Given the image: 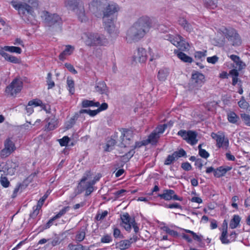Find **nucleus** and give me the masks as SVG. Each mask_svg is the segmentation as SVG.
<instances>
[{"mask_svg": "<svg viewBox=\"0 0 250 250\" xmlns=\"http://www.w3.org/2000/svg\"><path fill=\"white\" fill-rule=\"evenodd\" d=\"M153 19L147 16L139 17L127 31V42L131 43L140 40L149 32L153 27Z\"/></svg>", "mask_w": 250, "mask_h": 250, "instance_id": "1", "label": "nucleus"}, {"mask_svg": "<svg viewBox=\"0 0 250 250\" xmlns=\"http://www.w3.org/2000/svg\"><path fill=\"white\" fill-rule=\"evenodd\" d=\"M65 5L73 11L80 21L85 22L88 20L83 0H65Z\"/></svg>", "mask_w": 250, "mask_h": 250, "instance_id": "2", "label": "nucleus"}, {"mask_svg": "<svg viewBox=\"0 0 250 250\" xmlns=\"http://www.w3.org/2000/svg\"><path fill=\"white\" fill-rule=\"evenodd\" d=\"M82 40L88 46L104 45L107 43V40L98 34L84 33L82 36Z\"/></svg>", "mask_w": 250, "mask_h": 250, "instance_id": "3", "label": "nucleus"}, {"mask_svg": "<svg viewBox=\"0 0 250 250\" xmlns=\"http://www.w3.org/2000/svg\"><path fill=\"white\" fill-rule=\"evenodd\" d=\"M41 17L46 24L50 27L60 26L62 23L61 18L56 14H50L44 11L42 12Z\"/></svg>", "mask_w": 250, "mask_h": 250, "instance_id": "4", "label": "nucleus"}, {"mask_svg": "<svg viewBox=\"0 0 250 250\" xmlns=\"http://www.w3.org/2000/svg\"><path fill=\"white\" fill-rule=\"evenodd\" d=\"M11 4L16 10H18L19 15L22 18L30 15L34 17L33 8L28 4L16 1H11Z\"/></svg>", "mask_w": 250, "mask_h": 250, "instance_id": "5", "label": "nucleus"}, {"mask_svg": "<svg viewBox=\"0 0 250 250\" xmlns=\"http://www.w3.org/2000/svg\"><path fill=\"white\" fill-rule=\"evenodd\" d=\"M23 87V83L20 78H16L6 87L5 92L10 96L15 97L19 93Z\"/></svg>", "mask_w": 250, "mask_h": 250, "instance_id": "6", "label": "nucleus"}, {"mask_svg": "<svg viewBox=\"0 0 250 250\" xmlns=\"http://www.w3.org/2000/svg\"><path fill=\"white\" fill-rule=\"evenodd\" d=\"M103 25L105 30L109 33L112 38H116L119 34V30L114 23L112 18L103 17Z\"/></svg>", "mask_w": 250, "mask_h": 250, "instance_id": "7", "label": "nucleus"}, {"mask_svg": "<svg viewBox=\"0 0 250 250\" xmlns=\"http://www.w3.org/2000/svg\"><path fill=\"white\" fill-rule=\"evenodd\" d=\"M211 137L216 142V146L219 148H222L227 150L229 146V141L227 138L225 137V134L222 132H218L215 133L212 132Z\"/></svg>", "mask_w": 250, "mask_h": 250, "instance_id": "8", "label": "nucleus"}, {"mask_svg": "<svg viewBox=\"0 0 250 250\" xmlns=\"http://www.w3.org/2000/svg\"><path fill=\"white\" fill-rule=\"evenodd\" d=\"M177 134L191 145H194L198 142V140L197 139V134L195 131L180 130Z\"/></svg>", "mask_w": 250, "mask_h": 250, "instance_id": "9", "label": "nucleus"}, {"mask_svg": "<svg viewBox=\"0 0 250 250\" xmlns=\"http://www.w3.org/2000/svg\"><path fill=\"white\" fill-rule=\"evenodd\" d=\"M105 0H92L88 4L89 11L96 16L98 17L105 6Z\"/></svg>", "mask_w": 250, "mask_h": 250, "instance_id": "10", "label": "nucleus"}, {"mask_svg": "<svg viewBox=\"0 0 250 250\" xmlns=\"http://www.w3.org/2000/svg\"><path fill=\"white\" fill-rule=\"evenodd\" d=\"M224 33L230 44L239 45L241 43L240 37L234 29H225Z\"/></svg>", "mask_w": 250, "mask_h": 250, "instance_id": "11", "label": "nucleus"}, {"mask_svg": "<svg viewBox=\"0 0 250 250\" xmlns=\"http://www.w3.org/2000/svg\"><path fill=\"white\" fill-rule=\"evenodd\" d=\"M205 81V76L199 72L195 71L192 74L191 83L193 87L198 89L204 84Z\"/></svg>", "mask_w": 250, "mask_h": 250, "instance_id": "12", "label": "nucleus"}, {"mask_svg": "<svg viewBox=\"0 0 250 250\" xmlns=\"http://www.w3.org/2000/svg\"><path fill=\"white\" fill-rule=\"evenodd\" d=\"M133 136L132 132L129 130L123 129L121 136V147H127L131 144V138Z\"/></svg>", "mask_w": 250, "mask_h": 250, "instance_id": "13", "label": "nucleus"}, {"mask_svg": "<svg viewBox=\"0 0 250 250\" xmlns=\"http://www.w3.org/2000/svg\"><path fill=\"white\" fill-rule=\"evenodd\" d=\"M15 149L16 146L14 143L10 138H8L4 142V147L0 151V156L3 158L6 157Z\"/></svg>", "mask_w": 250, "mask_h": 250, "instance_id": "14", "label": "nucleus"}, {"mask_svg": "<svg viewBox=\"0 0 250 250\" xmlns=\"http://www.w3.org/2000/svg\"><path fill=\"white\" fill-rule=\"evenodd\" d=\"M103 17H107L108 18H112L111 15L120 10V7L115 3H111L106 4L103 9Z\"/></svg>", "mask_w": 250, "mask_h": 250, "instance_id": "15", "label": "nucleus"}, {"mask_svg": "<svg viewBox=\"0 0 250 250\" xmlns=\"http://www.w3.org/2000/svg\"><path fill=\"white\" fill-rule=\"evenodd\" d=\"M158 196L161 199L166 201L171 200L182 201L183 198L178 196L175 193V191L172 189H165L162 194H159Z\"/></svg>", "mask_w": 250, "mask_h": 250, "instance_id": "16", "label": "nucleus"}, {"mask_svg": "<svg viewBox=\"0 0 250 250\" xmlns=\"http://www.w3.org/2000/svg\"><path fill=\"white\" fill-rule=\"evenodd\" d=\"M133 58L136 62H145L147 59L146 51L143 48L139 47L134 52Z\"/></svg>", "mask_w": 250, "mask_h": 250, "instance_id": "17", "label": "nucleus"}, {"mask_svg": "<svg viewBox=\"0 0 250 250\" xmlns=\"http://www.w3.org/2000/svg\"><path fill=\"white\" fill-rule=\"evenodd\" d=\"M122 220V226L126 230L129 231L131 229L132 225L134 223V219L131 218L129 214L127 213H125L121 216Z\"/></svg>", "mask_w": 250, "mask_h": 250, "instance_id": "18", "label": "nucleus"}, {"mask_svg": "<svg viewBox=\"0 0 250 250\" xmlns=\"http://www.w3.org/2000/svg\"><path fill=\"white\" fill-rule=\"evenodd\" d=\"M38 106H40L43 109L45 108V105L42 104V101L40 100L35 99L30 101L26 107V113L28 115H30L34 112L33 106L36 107Z\"/></svg>", "mask_w": 250, "mask_h": 250, "instance_id": "19", "label": "nucleus"}, {"mask_svg": "<svg viewBox=\"0 0 250 250\" xmlns=\"http://www.w3.org/2000/svg\"><path fill=\"white\" fill-rule=\"evenodd\" d=\"M230 59L235 63L236 67L238 70H241L246 67L245 63L241 60L239 57L235 55H231L229 56Z\"/></svg>", "mask_w": 250, "mask_h": 250, "instance_id": "20", "label": "nucleus"}, {"mask_svg": "<svg viewBox=\"0 0 250 250\" xmlns=\"http://www.w3.org/2000/svg\"><path fill=\"white\" fill-rule=\"evenodd\" d=\"M95 91L101 94L107 95L108 90L105 83L104 82H100L96 83Z\"/></svg>", "mask_w": 250, "mask_h": 250, "instance_id": "21", "label": "nucleus"}, {"mask_svg": "<svg viewBox=\"0 0 250 250\" xmlns=\"http://www.w3.org/2000/svg\"><path fill=\"white\" fill-rule=\"evenodd\" d=\"M74 50V47L67 45L65 46L64 50L59 55V59L61 61H64L67 56H69L72 54Z\"/></svg>", "mask_w": 250, "mask_h": 250, "instance_id": "22", "label": "nucleus"}, {"mask_svg": "<svg viewBox=\"0 0 250 250\" xmlns=\"http://www.w3.org/2000/svg\"><path fill=\"white\" fill-rule=\"evenodd\" d=\"M226 227L222 230L221 235L220 237V240L223 244H228L230 243L229 238L228 236L227 223L226 222Z\"/></svg>", "mask_w": 250, "mask_h": 250, "instance_id": "23", "label": "nucleus"}, {"mask_svg": "<svg viewBox=\"0 0 250 250\" xmlns=\"http://www.w3.org/2000/svg\"><path fill=\"white\" fill-rule=\"evenodd\" d=\"M47 125L46 127L48 130H51L54 129L57 125V120L55 116L51 115L46 120Z\"/></svg>", "mask_w": 250, "mask_h": 250, "instance_id": "24", "label": "nucleus"}, {"mask_svg": "<svg viewBox=\"0 0 250 250\" xmlns=\"http://www.w3.org/2000/svg\"><path fill=\"white\" fill-rule=\"evenodd\" d=\"M159 137V136L155 133V132L153 131L149 135L148 139L146 141H144L143 144L144 145H147L148 143H150L152 145L155 144Z\"/></svg>", "mask_w": 250, "mask_h": 250, "instance_id": "25", "label": "nucleus"}, {"mask_svg": "<svg viewBox=\"0 0 250 250\" xmlns=\"http://www.w3.org/2000/svg\"><path fill=\"white\" fill-rule=\"evenodd\" d=\"M231 169L230 167H220L214 170V176L216 177H220L224 176L227 171Z\"/></svg>", "mask_w": 250, "mask_h": 250, "instance_id": "26", "label": "nucleus"}, {"mask_svg": "<svg viewBox=\"0 0 250 250\" xmlns=\"http://www.w3.org/2000/svg\"><path fill=\"white\" fill-rule=\"evenodd\" d=\"M181 37L179 35H167V40L169 41L171 43L177 47V46H179V42H180Z\"/></svg>", "mask_w": 250, "mask_h": 250, "instance_id": "27", "label": "nucleus"}, {"mask_svg": "<svg viewBox=\"0 0 250 250\" xmlns=\"http://www.w3.org/2000/svg\"><path fill=\"white\" fill-rule=\"evenodd\" d=\"M241 218L238 215H234L229 223V228L231 229L236 228L239 225Z\"/></svg>", "mask_w": 250, "mask_h": 250, "instance_id": "28", "label": "nucleus"}, {"mask_svg": "<svg viewBox=\"0 0 250 250\" xmlns=\"http://www.w3.org/2000/svg\"><path fill=\"white\" fill-rule=\"evenodd\" d=\"M227 118L229 122L232 124H236L239 120V117L234 112H229L228 113Z\"/></svg>", "mask_w": 250, "mask_h": 250, "instance_id": "29", "label": "nucleus"}, {"mask_svg": "<svg viewBox=\"0 0 250 250\" xmlns=\"http://www.w3.org/2000/svg\"><path fill=\"white\" fill-rule=\"evenodd\" d=\"M3 49L5 51H8L11 53H15L20 54L21 53V49L19 47L14 46H4L3 47Z\"/></svg>", "mask_w": 250, "mask_h": 250, "instance_id": "30", "label": "nucleus"}, {"mask_svg": "<svg viewBox=\"0 0 250 250\" xmlns=\"http://www.w3.org/2000/svg\"><path fill=\"white\" fill-rule=\"evenodd\" d=\"M169 72L167 69H163L159 71L158 74V79L160 81H165L168 75Z\"/></svg>", "mask_w": 250, "mask_h": 250, "instance_id": "31", "label": "nucleus"}, {"mask_svg": "<svg viewBox=\"0 0 250 250\" xmlns=\"http://www.w3.org/2000/svg\"><path fill=\"white\" fill-rule=\"evenodd\" d=\"M177 55L179 59L185 62L191 63L192 62V58L182 52H177Z\"/></svg>", "mask_w": 250, "mask_h": 250, "instance_id": "32", "label": "nucleus"}, {"mask_svg": "<svg viewBox=\"0 0 250 250\" xmlns=\"http://www.w3.org/2000/svg\"><path fill=\"white\" fill-rule=\"evenodd\" d=\"M130 246V243L129 240H125L121 241L116 244V247L121 250H124L128 249Z\"/></svg>", "mask_w": 250, "mask_h": 250, "instance_id": "33", "label": "nucleus"}, {"mask_svg": "<svg viewBox=\"0 0 250 250\" xmlns=\"http://www.w3.org/2000/svg\"><path fill=\"white\" fill-rule=\"evenodd\" d=\"M95 184V181H88L86 183L85 189V195L86 196L89 195L94 190V188L93 186Z\"/></svg>", "mask_w": 250, "mask_h": 250, "instance_id": "34", "label": "nucleus"}, {"mask_svg": "<svg viewBox=\"0 0 250 250\" xmlns=\"http://www.w3.org/2000/svg\"><path fill=\"white\" fill-rule=\"evenodd\" d=\"M82 104L83 107H87L89 106L98 107L100 105L99 102H94L92 101H89L87 100H83L82 102Z\"/></svg>", "mask_w": 250, "mask_h": 250, "instance_id": "35", "label": "nucleus"}, {"mask_svg": "<svg viewBox=\"0 0 250 250\" xmlns=\"http://www.w3.org/2000/svg\"><path fill=\"white\" fill-rule=\"evenodd\" d=\"M206 6L210 9H214L217 6V0H204Z\"/></svg>", "mask_w": 250, "mask_h": 250, "instance_id": "36", "label": "nucleus"}, {"mask_svg": "<svg viewBox=\"0 0 250 250\" xmlns=\"http://www.w3.org/2000/svg\"><path fill=\"white\" fill-rule=\"evenodd\" d=\"M4 58L6 61L13 63H19L20 62V60L18 58L8 53H6Z\"/></svg>", "mask_w": 250, "mask_h": 250, "instance_id": "37", "label": "nucleus"}, {"mask_svg": "<svg viewBox=\"0 0 250 250\" xmlns=\"http://www.w3.org/2000/svg\"><path fill=\"white\" fill-rule=\"evenodd\" d=\"M68 248L70 250H90L89 248L83 246L81 244L72 245L69 244Z\"/></svg>", "mask_w": 250, "mask_h": 250, "instance_id": "38", "label": "nucleus"}, {"mask_svg": "<svg viewBox=\"0 0 250 250\" xmlns=\"http://www.w3.org/2000/svg\"><path fill=\"white\" fill-rule=\"evenodd\" d=\"M177 160L175 154L173 153L172 154L167 156L165 161L164 164L165 165H169L174 163Z\"/></svg>", "mask_w": 250, "mask_h": 250, "instance_id": "39", "label": "nucleus"}, {"mask_svg": "<svg viewBox=\"0 0 250 250\" xmlns=\"http://www.w3.org/2000/svg\"><path fill=\"white\" fill-rule=\"evenodd\" d=\"M67 88L69 90V92L73 94L74 93L75 91V88H74V81L69 77L67 78Z\"/></svg>", "mask_w": 250, "mask_h": 250, "instance_id": "40", "label": "nucleus"}, {"mask_svg": "<svg viewBox=\"0 0 250 250\" xmlns=\"http://www.w3.org/2000/svg\"><path fill=\"white\" fill-rule=\"evenodd\" d=\"M179 49L182 51L188 50L189 48V44L185 42L182 37H181L180 42H179V46H177Z\"/></svg>", "mask_w": 250, "mask_h": 250, "instance_id": "41", "label": "nucleus"}, {"mask_svg": "<svg viewBox=\"0 0 250 250\" xmlns=\"http://www.w3.org/2000/svg\"><path fill=\"white\" fill-rule=\"evenodd\" d=\"M115 144V140L113 139H110L107 142V143L104 147V150L105 151H111L113 149V147Z\"/></svg>", "mask_w": 250, "mask_h": 250, "instance_id": "42", "label": "nucleus"}, {"mask_svg": "<svg viewBox=\"0 0 250 250\" xmlns=\"http://www.w3.org/2000/svg\"><path fill=\"white\" fill-rule=\"evenodd\" d=\"M241 118L244 123L247 125L250 126V115L246 113L241 114Z\"/></svg>", "mask_w": 250, "mask_h": 250, "instance_id": "43", "label": "nucleus"}, {"mask_svg": "<svg viewBox=\"0 0 250 250\" xmlns=\"http://www.w3.org/2000/svg\"><path fill=\"white\" fill-rule=\"evenodd\" d=\"M167 126V125L166 124L160 125L154 130V132L160 136V134L164 132Z\"/></svg>", "mask_w": 250, "mask_h": 250, "instance_id": "44", "label": "nucleus"}, {"mask_svg": "<svg viewBox=\"0 0 250 250\" xmlns=\"http://www.w3.org/2000/svg\"><path fill=\"white\" fill-rule=\"evenodd\" d=\"M207 51H197L195 53L194 57L197 60H202L205 58V57L207 55Z\"/></svg>", "mask_w": 250, "mask_h": 250, "instance_id": "45", "label": "nucleus"}, {"mask_svg": "<svg viewBox=\"0 0 250 250\" xmlns=\"http://www.w3.org/2000/svg\"><path fill=\"white\" fill-rule=\"evenodd\" d=\"M69 209H70V207L68 206L63 208L55 216H54V218H56L57 219L61 218L66 212L69 211Z\"/></svg>", "mask_w": 250, "mask_h": 250, "instance_id": "46", "label": "nucleus"}, {"mask_svg": "<svg viewBox=\"0 0 250 250\" xmlns=\"http://www.w3.org/2000/svg\"><path fill=\"white\" fill-rule=\"evenodd\" d=\"M202 145H199L198 146L199 148V154L201 157L204 158H207L209 156V153L204 149L201 148Z\"/></svg>", "mask_w": 250, "mask_h": 250, "instance_id": "47", "label": "nucleus"}, {"mask_svg": "<svg viewBox=\"0 0 250 250\" xmlns=\"http://www.w3.org/2000/svg\"><path fill=\"white\" fill-rule=\"evenodd\" d=\"M47 83L48 84V88L50 89L52 88L55 85L54 82L52 80V74L51 73H48L47 76Z\"/></svg>", "mask_w": 250, "mask_h": 250, "instance_id": "48", "label": "nucleus"}, {"mask_svg": "<svg viewBox=\"0 0 250 250\" xmlns=\"http://www.w3.org/2000/svg\"><path fill=\"white\" fill-rule=\"evenodd\" d=\"M238 105L239 107L243 109H247L249 107V104L248 102L246 101V100L244 99L243 97L240 100V101L238 102Z\"/></svg>", "mask_w": 250, "mask_h": 250, "instance_id": "49", "label": "nucleus"}, {"mask_svg": "<svg viewBox=\"0 0 250 250\" xmlns=\"http://www.w3.org/2000/svg\"><path fill=\"white\" fill-rule=\"evenodd\" d=\"M70 139L67 136H64L62 138L59 140L60 145L62 146H66L69 142Z\"/></svg>", "mask_w": 250, "mask_h": 250, "instance_id": "50", "label": "nucleus"}, {"mask_svg": "<svg viewBox=\"0 0 250 250\" xmlns=\"http://www.w3.org/2000/svg\"><path fill=\"white\" fill-rule=\"evenodd\" d=\"M107 214L108 211L107 210H104L102 212H98L96 215V218L97 220H102L107 216Z\"/></svg>", "mask_w": 250, "mask_h": 250, "instance_id": "51", "label": "nucleus"}, {"mask_svg": "<svg viewBox=\"0 0 250 250\" xmlns=\"http://www.w3.org/2000/svg\"><path fill=\"white\" fill-rule=\"evenodd\" d=\"M85 232L83 231L78 232L76 236V240L79 242L83 241L85 237Z\"/></svg>", "mask_w": 250, "mask_h": 250, "instance_id": "52", "label": "nucleus"}, {"mask_svg": "<svg viewBox=\"0 0 250 250\" xmlns=\"http://www.w3.org/2000/svg\"><path fill=\"white\" fill-rule=\"evenodd\" d=\"M91 173L90 171H86L83 175V178L81 180V184L86 180L89 179L91 177Z\"/></svg>", "mask_w": 250, "mask_h": 250, "instance_id": "53", "label": "nucleus"}, {"mask_svg": "<svg viewBox=\"0 0 250 250\" xmlns=\"http://www.w3.org/2000/svg\"><path fill=\"white\" fill-rule=\"evenodd\" d=\"M40 209H41L40 208H38L36 206L33 207V211L32 212H31L30 214V216L33 218L36 217L38 215V214L39 213Z\"/></svg>", "mask_w": 250, "mask_h": 250, "instance_id": "54", "label": "nucleus"}, {"mask_svg": "<svg viewBox=\"0 0 250 250\" xmlns=\"http://www.w3.org/2000/svg\"><path fill=\"white\" fill-rule=\"evenodd\" d=\"M173 153L175 154L177 159L180 157L185 156L186 155V151L183 149H181L179 151H175Z\"/></svg>", "mask_w": 250, "mask_h": 250, "instance_id": "55", "label": "nucleus"}, {"mask_svg": "<svg viewBox=\"0 0 250 250\" xmlns=\"http://www.w3.org/2000/svg\"><path fill=\"white\" fill-rule=\"evenodd\" d=\"M64 65L67 68V69L70 72L72 73L73 74H75L77 73V70L74 68L73 66L72 65H71L70 63H65Z\"/></svg>", "mask_w": 250, "mask_h": 250, "instance_id": "56", "label": "nucleus"}, {"mask_svg": "<svg viewBox=\"0 0 250 250\" xmlns=\"http://www.w3.org/2000/svg\"><path fill=\"white\" fill-rule=\"evenodd\" d=\"M0 184L4 188H7L9 185V182L5 177H1L0 179Z\"/></svg>", "mask_w": 250, "mask_h": 250, "instance_id": "57", "label": "nucleus"}, {"mask_svg": "<svg viewBox=\"0 0 250 250\" xmlns=\"http://www.w3.org/2000/svg\"><path fill=\"white\" fill-rule=\"evenodd\" d=\"M111 240V237L109 235H105L101 238V242L104 243H109Z\"/></svg>", "mask_w": 250, "mask_h": 250, "instance_id": "58", "label": "nucleus"}, {"mask_svg": "<svg viewBox=\"0 0 250 250\" xmlns=\"http://www.w3.org/2000/svg\"><path fill=\"white\" fill-rule=\"evenodd\" d=\"M207 60L208 62L214 64L218 61V58L216 56H213L212 57H208Z\"/></svg>", "mask_w": 250, "mask_h": 250, "instance_id": "59", "label": "nucleus"}, {"mask_svg": "<svg viewBox=\"0 0 250 250\" xmlns=\"http://www.w3.org/2000/svg\"><path fill=\"white\" fill-rule=\"evenodd\" d=\"M182 168L187 171H188L191 169V166L188 162H185L182 164Z\"/></svg>", "mask_w": 250, "mask_h": 250, "instance_id": "60", "label": "nucleus"}, {"mask_svg": "<svg viewBox=\"0 0 250 250\" xmlns=\"http://www.w3.org/2000/svg\"><path fill=\"white\" fill-rule=\"evenodd\" d=\"M149 53L150 56V61H152L159 57L158 54L154 53L151 49H149Z\"/></svg>", "mask_w": 250, "mask_h": 250, "instance_id": "61", "label": "nucleus"}, {"mask_svg": "<svg viewBox=\"0 0 250 250\" xmlns=\"http://www.w3.org/2000/svg\"><path fill=\"white\" fill-rule=\"evenodd\" d=\"M166 207L167 208H180L181 209L182 208V207L180 205V204L177 203H175L173 204L167 205L166 206Z\"/></svg>", "mask_w": 250, "mask_h": 250, "instance_id": "62", "label": "nucleus"}, {"mask_svg": "<svg viewBox=\"0 0 250 250\" xmlns=\"http://www.w3.org/2000/svg\"><path fill=\"white\" fill-rule=\"evenodd\" d=\"M236 237H237L236 233L234 231H232L229 235V239L230 241V243L232 242L235 241Z\"/></svg>", "mask_w": 250, "mask_h": 250, "instance_id": "63", "label": "nucleus"}, {"mask_svg": "<svg viewBox=\"0 0 250 250\" xmlns=\"http://www.w3.org/2000/svg\"><path fill=\"white\" fill-rule=\"evenodd\" d=\"M191 235L194 240L199 242H201L202 241L203 236L201 235H197L194 232Z\"/></svg>", "mask_w": 250, "mask_h": 250, "instance_id": "64", "label": "nucleus"}]
</instances>
